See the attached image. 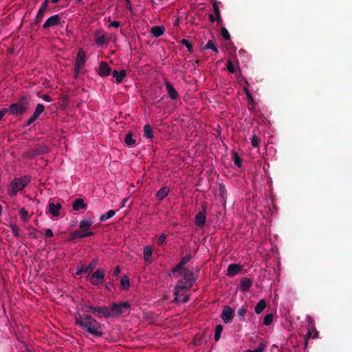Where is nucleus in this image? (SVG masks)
I'll return each instance as SVG.
<instances>
[{
  "mask_svg": "<svg viewBox=\"0 0 352 352\" xmlns=\"http://www.w3.org/2000/svg\"><path fill=\"white\" fill-rule=\"evenodd\" d=\"M75 323L95 338L101 337L104 334L100 330L102 324L89 314L83 316L79 315L76 317Z\"/></svg>",
  "mask_w": 352,
  "mask_h": 352,
  "instance_id": "f257e3e1",
  "label": "nucleus"
},
{
  "mask_svg": "<svg viewBox=\"0 0 352 352\" xmlns=\"http://www.w3.org/2000/svg\"><path fill=\"white\" fill-rule=\"evenodd\" d=\"M178 273L182 274L183 278L177 281L175 287L174 295H177L182 291L190 289L196 280L193 272L188 268L179 270Z\"/></svg>",
  "mask_w": 352,
  "mask_h": 352,
  "instance_id": "f03ea898",
  "label": "nucleus"
},
{
  "mask_svg": "<svg viewBox=\"0 0 352 352\" xmlns=\"http://www.w3.org/2000/svg\"><path fill=\"white\" fill-rule=\"evenodd\" d=\"M31 181V177L25 175L21 177L14 178L10 183L8 188V195L14 197L17 192L21 191Z\"/></svg>",
  "mask_w": 352,
  "mask_h": 352,
  "instance_id": "7ed1b4c3",
  "label": "nucleus"
},
{
  "mask_svg": "<svg viewBox=\"0 0 352 352\" xmlns=\"http://www.w3.org/2000/svg\"><path fill=\"white\" fill-rule=\"evenodd\" d=\"M130 307V304L126 302H122L121 303L113 302L109 307L111 318L118 317Z\"/></svg>",
  "mask_w": 352,
  "mask_h": 352,
  "instance_id": "20e7f679",
  "label": "nucleus"
},
{
  "mask_svg": "<svg viewBox=\"0 0 352 352\" xmlns=\"http://www.w3.org/2000/svg\"><path fill=\"white\" fill-rule=\"evenodd\" d=\"M27 101L25 96H22L20 99V102H16L11 104L9 107L8 111L12 115H20L23 114L27 111V107L25 106V103Z\"/></svg>",
  "mask_w": 352,
  "mask_h": 352,
  "instance_id": "39448f33",
  "label": "nucleus"
},
{
  "mask_svg": "<svg viewBox=\"0 0 352 352\" xmlns=\"http://www.w3.org/2000/svg\"><path fill=\"white\" fill-rule=\"evenodd\" d=\"M105 270L102 268L97 269L90 277V283L95 286L101 285L104 282L105 276Z\"/></svg>",
  "mask_w": 352,
  "mask_h": 352,
  "instance_id": "423d86ee",
  "label": "nucleus"
},
{
  "mask_svg": "<svg viewBox=\"0 0 352 352\" xmlns=\"http://www.w3.org/2000/svg\"><path fill=\"white\" fill-rule=\"evenodd\" d=\"M191 258H192V256H191V254H190L184 256L181 259L179 263L171 270V272H170V275L178 276V275H177V274L179 272V270H182L184 269H187L186 267H184V265L191 259Z\"/></svg>",
  "mask_w": 352,
  "mask_h": 352,
  "instance_id": "0eeeda50",
  "label": "nucleus"
},
{
  "mask_svg": "<svg viewBox=\"0 0 352 352\" xmlns=\"http://www.w3.org/2000/svg\"><path fill=\"white\" fill-rule=\"evenodd\" d=\"M61 23V18L58 14H54L48 18L44 23L43 28L47 29L51 27H54Z\"/></svg>",
  "mask_w": 352,
  "mask_h": 352,
  "instance_id": "6e6552de",
  "label": "nucleus"
},
{
  "mask_svg": "<svg viewBox=\"0 0 352 352\" xmlns=\"http://www.w3.org/2000/svg\"><path fill=\"white\" fill-rule=\"evenodd\" d=\"M234 310L230 306H225L221 312V318L223 321L228 324L232 322L233 319Z\"/></svg>",
  "mask_w": 352,
  "mask_h": 352,
  "instance_id": "1a4fd4ad",
  "label": "nucleus"
},
{
  "mask_svg": "<svg viewBox=\"0 0 352 352\" xmlns=\"http://www.w3.org/2000/svg\"><path fill=\"white\" fill-rule=\"evenodd\" d=\"M86 63L85 52L82 49H80L76 55L74 65L77 69H82Z\"/></svg>",
  "mask_w": 352,
  "mask_h": 352,
  "instance_id": "9d476101",
  "label": "nucleus"
},
{
  "mask_svg": "<svg viewBox=\"0 0 352 352\" xmlns=\"http://www.w3.org/2000/svg\"><path fill=\"white\" fill-rule=\"evenodd\" d=\"M203 210L199 212L195 216V223L196 226L199 228L203 227L206 223V206H202Z\"/></svg>",
  "mask_w": 352,
  "mask_h": 352,
  "instance_id": "9b49d317",
  "label": "nucleus"
},
{
  "mask_svg": "<svg viewBox=\"0 0 352 352\" xmlns=\"http://www.w3.org/2000/svg\"><path fill=\"white\" fill-rule=\"evenodd\" d=\"M94 314L98 318H111L109 307L96 306Z\"/></svg>",
  "mask_w": 352,
  "mask_h": 352,
  "instance_id": "f8f14e48",
  "label": "nucleus"
},
{
  "mask_svg": "<svg viewBox=\"0 0 352 352\" xmlns=\"http://www.w3.org/2000/svg\"><path fill=\"white\" fill-rule=\"evenodd\" d=\"M49 152L48 146L45 145H36L31 151V157H34L43 154H45Z\"/></svg>",
  "mask_w": 352,
  "mask_h": 352,
  "instance_id": "ddd939ff",
  "label": "nucleus"
},
{
  "mask_svg": "<svg viewBox=\"0 0 352 352\" xmlns=\"http://www.w3.org/2000/svg\"><path fill=\"white\" fill-rule=\"evenodd\" d=\"M111 68L108 65L106 62L102 61L100 65L98 74L100 76H107L111 73Z\"/></svg>",
  "mask_w": 352,
  "mask_h": 352,
  "instance_id": "4468645a",
  "label": "nucleus"
},
{
  "mask_svg": "<svg viewBox=\"0 0 352 352\" xmlns=\"http://www.w3.org/2000/svg\"><path fill=\"white\" fill-rule=\"evenodd\" d=\"M164 85H165L166 91L169 95V97L172 100H176L178 97V94H177V91H176V89L173 86V85L170 82L166 81L165 82Z\"/></svg>",
  "mask_w": 352,
  "mask_h": 352,
  "instance_id": "2eb2a0df",
  "label": "nucleus"
},
{
  "mask_svg": "<svg viewBox=\"0 0 352 352\" xmlns=\"http://www.w3.org/2000/svg\"><path fill=\"white\" fill-rule=\"evenodd\" d=\"M61 208L60 204H54L53 202H50L48 205V211L50 214H52L53 217H58L59 211Z\"/></svg>",
  "mask_w": 352,
  "mask_h": 352,
  "instance_id": "dca6fc26",
  "label": "nucleus"
},
{
  "mask_svg": "<svg viewBox=\"0 0 352 352\" xmlns=\"http://www.w3.org/2000/svg\"><path fill=\"white\" fill-rule=\"evenodd\" d=\"M241 270V266L239 264H230L228 267L227 275L234 276L236 275Z\"/></svg>",
  "mask_w": 352,
  "mask_h": 352,
  "instance_id": "f3484780",
  "label": "nucleus"
},
{
  "mask_svg": "<svg viewBox=\"0 0 352 352\" xmlns=\"http://www.w3.org/2000/svg\"><path fill=\"white\" fill-rule=\"evenodd\" d=\"M87 206V205L85 203L84 199L82 198L75 199L72 204L73 210L75 211H78L81 209H86Z\"/></svg>",
  "mask_w": 352,
  "mask_h": 352,
  "instance_id": "a211bd4d",
  "label": "nucleus"
},
{
  "mask_svg": "<svg viewBox=\"0 0 352 352\" xmlns=\"http://www.w3.org/2000/svg\"><path fill=\"white\" fill-rule=\"evenodd\" d=\"M113 76L116 78L117 83H120L122 82L123 79L126 76V72L124 69H122L120 71L113 70L112 72Z\"/></svg>",
  "mask_w": 352,
  "mask_h": 352,
  "instance_id": "6ab92c4d",
  "label": "nucleus"
},
{
  "mask_svg": "<svg viewBox=\"0 0 352 352\" xmlns=\"http://www.w3.org/2000/svg\"><path fill=\"white\" fill-rule=\"evenodd\" d=\"M252 285L251 280L248 278H243L241 280L240 290L245 292L248 291Z\"/></svg>",
  "mask_w": 352,
  "mask_h": 352,
  "instance_id": "aec40b11",
  "label": "nucleus"
},
{
  "mask_svg": "<svg viewBox=\"0 0 352 352\" xmlns=\"http://www.w3.org/2000/svg\"><path fill=\"white\" fill-rule=\"evenodd\" d=\"M170 189L165 186L162 187L156 193V198L159 201L163 200L168 194Z\"/></svg>",
  "mask_w": 352,
  "mask_h": 352,
  "instance_id": "412c9836",
  "label": "nucleus"
},
{
  "mask_svg": "<svg viewBox=\"0 0 352 352\" xmlns=\"http://www.w3.org/2000/svg\"><path fill=\"white\" fill-rule=\"evenodd\" d=\"M165 32V28L162 25H156L153 26L151 29V33L153 34L154 37H159L162 36Z\"/></svg>",
  "mask_w": 352,
  "mask_h": 352,
  "instance_id": "4be33fe9",
  "label": "nucleus"
},
{
  "mask_svg": "<svg viewBox=\"0 0 352 352\" xmlns=\"http://www.w3.org/2000/svg\"><path fill=\"white\" fill-rule=\"evenodd\" d=\"M132 133H128L124 137V143L129 147H133L136 145V140L133 138Z\"/></svg>",
  "mask_w": 352,
  "mask_h": 352,
  "instance_id": "5701e85b",
  "label": "nucleus"
},
{
  "mask_svg": "<svg viewBox=\"0 0 352 352\" xmlns=\"http://www.w3.org/2000/svg\"><path fill=\"white\" fill-rule=\"evenodd\" d=\"M97 263L98 259H94L87 266H85V274L87 276H89L93 272Z\"/></svg>",
  "mask_w": 352,
  "mask_h": 352,
  "instance_id": "b1692460",
  "label": "nucleus"
},
{
  "mask_svg": "<svg viewBox=\"0 0 352 352\" xmlns=\"http://www.w3.org/2000/svg\"><path fill=\"white\" fill-rule=\"evenodd\" d=\"M144 136L149 139H151L154 137V132L149 124H146L144 126Z\"/></svg>",
  "mask_w": 352,
  "mask_h": 352,
  "instance_id": "393cba45",
  "label": "nucleus"
},
{
  "mask_svg": "<svg viewBox=\"0 0 352 352\" xmlns=\"http://www.w3.org/2000/svg\"><path fill=\"white\" fill-rule=\"evenodd\" d=\"M266 307V302L265 300L262 299L258 302L256 305L254 311L257 314H261Z\"/></svg>",
  "mask_w": 352,
  "mask_h": 352,
  "instance_id": "a878e982",
  "label": "nucleus"
},
{
  "mask_svg": "<svg viewBox=\"0 0 352 352\" xmlns=\"http://www.w3.org/2000/svg\"><path fill=\"white\" fill-rule=\"evenodd\" d=\"M84 237H85L84 231L82 230L81 229L72 232L69 235L70 240H74L76 239H81V238H84Z\"/></svg>",
  "mask_w": 352,
  "mask_h": 352,
  "instance_id": "bb28decb",
  "label": "nucleus"
},
{
  "mask_svg": "<svg viewBox=\"0 0 352 352\" xmlns=\"http://www.w3.org/2000/svg\"><path fill=\"white\" fill-rule=\"evenodd\" d=\"M115 214H116V211L115 210H110L107 212H106L105 214H102L100 217V221H105L111 219V217H113L115 215Z\"/></svg>",
  "mask_w": 352,
  "mask_h": 352,
  "instance_id": "cd10ccee",
  "label": "nucleus"
},
{
  "mask_svg": "<svg viewBox=\"0 0 352 352\" xmlns=\"http://www.w3.org/2000/svg\"><path fill=\"white\" fill-rule=\"evenodd\" d=\"M120 284L124 289H128L130 287L129 278L126 275L122 276L120 280Z\"/></svg>",
  "mask_w": 352,
  "mask_h": 352,
  "instance_id": "c85d7f7f",
  "label": "nucleus"
},
{
  "mask_svg": "<svg viewBox=\"0 0 352 352\" xmlns=\"http://www.w3.org/2000/svg\"><path fill=\"white\" fill-rule=\"evenodd\" d=\"M44 111L45 106L43 104L39 103L36 105V107L33 113V115L38 118Z\"/></svg>",
  "mask_w": 352,
  "mask_h": 352,
  "instance_id": "c756f323",
  "label": "nucleus"
},
{
  "mask_svg": "<svg viewBox=\"0 0 352 352\" xmlns=\"http://www.w3.org/2000/svg\"><path fill=\"white\" fill-rule=\"evenodd\" d=\"M152 253H153V250L149 246H146L144 248V257L146 261H150Z\"/></svg>",
  "mask_w": 352,
  "mask_h": 352,
  "instance_id": "7c9ffc66",
  "label": "nucleus"
},
{
  "mask_svg": "<svg viewBox=\"0 0 352 352\" xmlns=\"http://www.w3.org/2000/svg\"><path fill=\"white\" fill-rule=\"evenodd\" d=\"M223 329V327L221 324H217L215 327V333H214L215 341H218L220 339Z\"/></svg>",
  "mask_w": 352,
  "mask_h": 352,
  "instance_id": "2f4dec72",
  "label": "nucleus"
},
{
  "mask_svg": "<svg viewBox=\"0 0 352 352\" xmlns=\"http://www.w3.org/2000/svg\"><path fill=\"white\" fill-rule=\"evenodd\" d=\"M92 224L93 222L91 221L82 220L80 222L79 224L80 229H81L83 231H85V230L91 227Z\"/></svg>",
  "mask_w": 352,
  "mask_h": 352,
  "instance_id": "473e14b6",
  "label": "nucleus"
},
{
  "mask_svg": "<svg viewBox=\"0 0 352 352\" xmlns=\"http://www.w3.org/2000/svg\"><path fill=\"white\" fill-rule=\"evenodd\" d=\"M204 48L206 50H212L216 53L219 52L218 48L217 47L216 45L212 40H209L206 45H205Z\"/></svg>",
  "mask_w": 352,
  "mask_h": 352,
  "instance_id": "72a5a7b5",
  "label": "nucleus"
},
{
  "mask_svg": "<svg viewBox=\"0 0 352 352\" xmlns=\"http://www.w3.org/2000/svg\"><path fill=\"white\" fill-rule=\"evenodd\" d=\"M46 11H44V10H38V12H37V14L35 17V19H34V21H35V24H38L43 19L44 16H45V14Z\"/></svg>",
  "mask_w": 352,
  "mask_h": 352,
  "instance_id": "f704fd0d",
  "label": "nucleus"
},
{
  "mask_svg": "<svg viewBox=\"0 0 352 352\" xmlns=\"http://www.w3.org/2000/svg\"><path fill=\"white\" fill-rule=\"evenodd\" d=\"M95 308H96V306H93V305H88V304H85L82 307V311H84L85 313H93L94 314V312L95 311Z\"/></svg>",
  "mask_w": 352,
  "mask_h": 352,
  "instance_id": "c9c22d12",
  "label": "nucleus"
},
{
  "mask_svg": "<svg viewBox=\"0 0 352 352\" xmlns=\"http://www.w3.org/2000/svg\"><path fill=\"white\" fill-rule=\"evenodd\" d=\"M274 316L272 314H266L263 319V324L268 326L271 324L273 321Z\"/></svg>",
  "mask_w": 352,
  "mask_h": 352,
  "instance_id": "e433bc0d",
  "label": "nucleus"
},
{
  "mask_svg": "<svg viewBox=\"0 0 352 352\" xmlns=\"http://www.w3.org/2000/svg\"><path fill=\"white\" fill-rule=\"evenodd\" d=\"M232 159H233V161H234V163L236 166H237L238 167H241V164H242V161L239 157V155H238V153L236 152H234L233 154H232Z\"/></svg>",
  "mask_w": 352,
  "mask_h": 352,
  "instance_id": "4c0bfd02",
  "label": "nucleus"
},
{
  "mask_svg": "<svg viewBox=\"0 0 352 352\" xmlns=\"http://www.w3.org/2000/svg\"><path fill=\"white\" fill-rule=\"evenodd\" d=\"M221 35L223 38V39L226 41H228L230 38V35L228 30L224 27H222L221 28Z\"/></svg>",
  "mask_w": 352,
  "mask_h": 352,
  "instance_id": "58836bf2",
  "label": "nucleus"
},
{
  "mask_svg": "<svg viewBox=\"0 0 352 352\" xmlns=\"http://www.w3.org/2000/svg\"><path fill=\"white\" fill-rule=\"evenodd\" d=\"M243 91L247 96V98H248L250 104H251L252 105H254V98H253L252 96L251 95L249 89L247 87H243Z\"/></svg>",
  "mask_w": 352,
  "mask_h": 352,
  "instance_id": "ea45409f",
  "label": "nucleus"
},
{
  "mask_svg": "<svg viewBox=\"0 0 352 352\" xmlns=\"http://www.w3.org/2000/svg\"><path fill=\"white\" fill-rule=\"evenodd\" d=\"M10 228L12 229V233L14 234V236L19 237L20 229H19V226L16 224H11Z\"/></svg>",
  "mask_w": 352,
  "mask_h": 352,
  "instance_id": "a19ab883",
  "label": "nucleus"
},
{
  "mask_svg": "<svg viewBox=\"0 0 352 352\" xmlns=\"http://www.w3.org/2000/svg\"><path fill=\"white\" fill-rule=\"evenodd\" d=\"M260 143V139L256 135H253L251 138V144L254 147H258Z\"/></svg>",
  "mask_w": 352,
  "mask_h": 352,
  "instance_id": "79ce46f5",
  "label": "nucleus"
},
{
  "mask_svg": "<svg viewBox=\"0 0 352 352\" xmlns=\"http://www.w3.org/2000/svg\"><path fill=\"white\" fill-rule=\"evenodd\" d=\"M180 43H182V45H185L187 47L188 52H192V45L189 42V41H188L187 39L184 38V39L181 40Z\"/></svg>",
  "mask_w": 352,
  "mask_h": 352,
  "instance_id": "37998d69",
  "label": "nucleus"
},
{
  "mask_svg": "<svg viewBox=\"0 0 352 352\" xmlns=\"http://www.w3.org/2000/svg\"><path fill=\"white\" fill-rule=\"evenodd\" d=\"M105 41L106 36L104 35H102L96 38V43L99 46H102Z\"/></svg>",
  "mask_w": 352,
  "mask_h": 352,
  "instance_id": "c03bdc74",
  "label": "nucleus"
},
{
  "mask_svg": "<svg viewBox=\"0 0 352 352\" xmlns=\"http://www.w3.org/2000/svg\"><path fill=\"white\" fill-rule=\"evenodd\" d=\"M265 348V344L261 342L258 344V347L256 349H254L253 351L248 350L246 352H263Z\"/></svg>",
  "mask_w": 352,
  "mask_h": 352,
  "instance_id": "a18cd8bd",
  "label": "nucleus"
},
{
  "mask_svg": "<svg viewBox=\"0 0 352 352\" xmlns=\"http://www.w3.org/2000/svg\"><path fill=\"white\" fill-rule=\"evenodd\" d=\"M247 312H248L247 307L243 306L238 310L237 314L240 317H243L247 314Z\"/></svg>",
  "mask_w": 352,
  "mask_h": 352,
  "instance_id": "49530a36",
  "label": "nucleus"
},
{
  "mask_svg": "<svg viewBox=\"0 0 352 352\" xmlns=\"http://www.w3.org/2000/svg\"><path fill=\"white\" fill-rule=\"evenodd\" d=\"M19 213L21 215L23 219L25 221H27V219H28V212L24 208H22L19 210Z\"/></svg>",
  "mask_w": 352,
  "mask_h": 352,
  "instance_id": "de8ad7c7",
  "label": "nucleus"
},
{
  "mask_svg": "<svg viewBox=\"0 0 352 352\" xmlns=\"http://www.w3.org/2000/svg\"><path fill=\"white\" fill-rule=\"evenodd\" d=\"M166 239V235L164 233L161 234L157 239V244L159 245H162L165 242Z\"/></svg>",
  "mask_w": 352,
  "mask_h": 352,
  "instance_id": "09e8293b",
  "label": "nucleus"
},
{
  "mask_svg": "<svg viewBox=\"0 0 352 352\" xmlns=\"http://www.w3.org/2000/svg\"><path fill=\"white\" fill-rule=\"evenodd\" d=\"M82 273L85 274V265H84L83 264H81L80 266H78V267L76 272V275L79 276Z\"/></svg>",
  "mask_w": 352,
  "mask_h": 352,
  "instance_id": "8fccbe9b",
  "label": "nucleus"
},
{
  "mask_svg": "<svg viewBox=\"0 0 352 352\" xmlns=\"http://www.w3.org/2000/svg\"><path fill=\"white\" fill-rule=\"evenodd\" d=\"M227 69L230 73H234L235 72L234 67L231 60L227 61Z\"/></svg>",
  "mask_w": 352,
  "mask_h": 352,
  "instance_id": "3c124183",
  "label": "nucleus"
},
{
  "mask_svg": "<svg viewBox=\"0 0 352 352\" xmlns=\"http://www.w3.org/2000/svg\"><path fill=\"white\" fill-rule=\"evenodd\" d=\"M312 337V334L310 330L306 333L305 336V348H306L308 345L309 340Z\"/></svg>",
  "mask_w": 352,
  "mask_h": 352,
  "instance_id": "603ef678",
  "label": "nucleus"
},
{
  "mask_svg": "<svg viewBox=\"0 0 352 352\" xmlns=\"http://www.w3.org/2000/svg\"><path fill=\"white\" fill-rule=\"evenodd\" d=\"M212 7H213V10H214V14L217 15H219L220 14V10H219V8L218 6V3L217 1H214L212 4Z\"/></svg>",
  "mask_w": 352,
  "mask_h": 352,
  "instance_id": "864d4df0",
  "label": "nucleus"
},
{
  "mask_svg": "<svg viewBox=\"0 0 352 352\" xmlns=\"http://www.w3.org/2000/svg\"><path fill=\"white\" fill-rule=\"evenodd\" d=\"M37 119V118L36 116H34V115H32L26 122L25 126H30Z\"/></svg>",
  "mask_w": 352,
  "mask_h": 352,
  "instance_id": "5fc2aeb1",
  "label": "nucleus"
},
{
  "mask_svg": "<svg viewBox=\"0 0 352 352\" xmlns=\"http://www.w3.org/2000/svg\"><path fill=\"white\" fill-rule=\"evenodd\" d=\"M49 1L48 0H45L44 2L42 3L41 6H40V10L47 11L48 8Z\"/></svg>",
  "mask_w": 352,
  "mask_h": 352,
  "instance_id": "6e6d98bb",
  "label": "nucleus"
},
{
  "mask_svg": "<svg viewBox=\"0 0 352 352\" xmlns=\"http://www.w3.org/2000/svg\"><path fill=\"white\" fill-rule=\"evenodd\" d=\"M120 25H121V23H120V21H114L111 22V23L109 24V27L118 28H119Z\"/></svg>",
  "mask_w": 352,
  "mask_h": 352,
  "instance_id": "4d7b16f0",
  "label": "nucleus"
},
{
  "mask_svg": "<svg viewBox=\"0 0 352 352\" xmlns=\"http://www.w3.org/2000/svg\"><path fill=\"white\" fill-rule=\"evenodd\" d=\"M45 235L46 237H52L54 236V233L51 229H46Z\"/></svg>",
  "mask_w": 352,
  "mask_h": 352,
  "instance_id": "13d9d810",
  "label": "nucleus"
},
{
  "mask_svg": "<svg viewBox=\"0 0 352 352\" xmlns=\"http://www.w3.org/2000/svg\"><path fill=\"white\" fill-rule=\"evenodd\" d=\"M121 269L119 266L116 267L113 272V276H118L119 274L120 273Z\"/></svg>",
  "mask_w": 352,
  "mask_h": 352,
  "instance_id": "bf43d9fd",
  "label": "nucleus"
},
{
  "mask_svg": "<svg viewBox=\"0 0 352 352\" xmlns=\"http://www.w3.org/2000/svg\"><path fill=\"white\" fill-rule=\"evenodd\" d=\"M42 98L46 101V102H52V98L50 96L47 95V94H45L42 96Z\"/></svg>",
  "mask_w": 352,
  "mask_h": 352,
  "instance_id": "052dcab7",
  "label": "nucleus"
},
{
  "mask_svg": "<svg viewBox=\"0 0 352 352\" xmlns=\"http://www.w3.org/2000/svg\"><path fill=\"white\" fill-rule=\"evenodd\" d=\"M8 111V109L6 108H3L0 110V120L5 116V114Z\"/></svg>",
  "mask_w": 352,
  "mask_h": 352,
  "instance_id": "680f3d73",
  "label": "nucleus"
},
{
  "mask_svg": "<svg viewBox=\"0 0 352 352\" xmlns=\"http://www.w3.org/2000/svg\"><path fill=\"white\" fill-rule=\"evenodd\" d=\"M80 69H77L76 67V66L74 65V76H75V78H77L78 76V74L80 72Z\"/></svg>",
  "mask_w": 352,
  "mask_h": 352,
  "instance_id": "e2e57ef3",
  "label": "nucleus"
},
{
  "mask_svg": "<svg viewBox=\"0 0 352 352\" xmlns=\"http://www.w3.org/2000/svg\"><path fill=\"white\" fill-rule=\"evenodd\" d=\"M189 300H190V297H189V296L187 295L185 297H184V298L182 300H181L180 301L184 303H186L187 302H188Z\"/></svg>",
  "mask_w": 352,
  "mask_h": 352,
  "instance_id": "0e129e2a",
  "label": "nucleus"
},
{
  "mask_svg": "<svg viewBox=\"0 0 352 352\" xmlns=\"http://www.w3.org/2000/svg\"><path fill=\"white\" fill-rule=\"evenodd\" d=\"M126 3V8L129 9V10H131V2H130V0H125Z\"/></svg>",
  "mask_w": 352,
  "mask_h": 352,
  "instance_id": "69168bd1",
  "label": "nucleus"
},
{
  "mask_svg": "<svg viewBox=\"0 0 352 352\" xmlns=\"http://www.w3.org/2000/svg\"><path fill=\"white\" fill-rule=\"evenodd\" d=\"M113 285L111 281L106 283V288L109 290H111V287Z\"/></svg>",
  "mask_w": 352,
  "mask_h": 352,
  "instance_id": "338daca9",
  "label": "nucleus"
},
{
  "mask_svg": "<svg viewBox=\"0 0 352 352\" xmlns=\"http://www.w3.org/2000/svg\"><path fill=\"white\" fill-rule=\"evenodd\" d=\"M217 21L218 23V24H221L222 23V19H221V14L219 15H217Z\"/></svg>",
  "mask_w": 352,
  "mask_h": 352,
  "instance_id": "774afa93",
  "label": "nucleus"
}]
</instances>
